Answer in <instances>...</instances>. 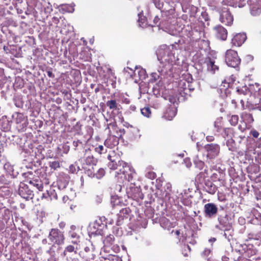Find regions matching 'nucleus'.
Here are the masks:
<instances>
[{"label":"nucleus","instance_id":"f257e3e1","mask_svg":"<svg viewBox=\"0 0 261 261\" xmlns=\"http://www.w3.org/2000/svg\"><path fill=\"white\" fill-rule=\"evenodd\" d=\"M108 159L110 161L108 167L111 170H118L116 171L115 177L120 183L132 179L134 169L129 165L121 161L119 154L111 151L108 156Z\"/></svg>","mask_w":261,"mask_h":261},{"label":"nucleus","instance_id":"f03ea898","mask_svg":"<svg viewBox=\"0 0 261 261\" xmlns=\"http://www.w3.org/2000/svg\"><path fill=\"white\" fill-rule=\"evenodd\" d=\"M175 51L166 45L160 46L156 50L157 58L160 62L159 66L165 67L169 65L171 73L172 65L179 64V59L175 57Z\"/></svg>","mask_w":261,"mask_h":261},{"label":"nucleus","instance_id":"7ed1b4c3","mask_svg":"<svg viewBox=\"0 0 261 261\" xmlns=\"http://www.w3.org/2000/svg\"><path fill=\"white\" fill-rule=\"evenodd\" d=\"M80 159L79 161L82 164V166L94 167L96 165L97 160L93 156L91 149L86 146L82 151H79L78 154Z\"/></svg>","mask_w":261,"mask_h":261},{"label":"nucleus","instance_id":"20e7f679","mask_svg":"<svg viewBox=\"0 0 261 261\" xmlns=\"http://www.w3.org/2000/svg\"><path fill=\"white\" fill-rule=\"evenodd\" d=\"M225 61L228 66L236 68L240 64L241 59L236 51L228 49L225 53Z\"/></svg>","mask_w":261,"mask_h":261},{"label":"nucleus","instance_id":"39448f33","mask_svg":"<svg viewBox=\"0 0 261 261\" xmlns=\"http://www.w3.org/2000/svg\"><path fill=\"white\" fill-rule=\"evenodd\" d=\"M170 66L165 67L158 66L157 72H152L151 74L150 82H155L160 79L159 82L164 79L167 77L168 75L171 74L170 72Z\"/></svg>","mask_w":261,"mask_h":261},{"label":"nucleus","instance_id":"423d86ee","mask_svg":"<svg viewBox=\"0 0 261 261\" xmlns=\"http://www.w3.org/2000/svg\"><path fill=\"white\" fill-rule=\"evenodd\" d=\"M107 225L103 223L101 219L96 220L94 222L90 224L88 228V232L95 236L102 235L103 230L106 228Z\"/></svg>","mask_w":261,"mask_h":261},{"label":"nucleus","instance_id":"0eeeda50","mask_svg":"<svg viewBox=\"0 0 261 261\" xmlns=\"http://www.w3.org/2000/svg\"><path fill=\"white\" fill-rule=\"evenodd\" d=\"M217 219L219 224L215 226V228L216 229L220 230L232 227L230 222L231 219L226 213H224V214L219 213Z\"/></svg>","mask_w":261,"mask_h":261},{"label":"nucleus","instance_id":"6e6552de","mask_svg":"<svg viewBox=\"0 0 261 261\" xmlns=\"http://www.w3.org/2000/svg\"><path fill=\"white\" fill-rule=\"evenodd\" d=\"M48 238L51 242L54 244L61 245L64 242V237L63 232L58 229H51Z\"/></svg>","mask_w":261,"mask_h":261},{"label":"nucleus","instance_id":"1a4fd4ad","mask_svg":"<svg viewBox=\"0 0 261 261\" xmlns=\"http://www.w3.org/2000/svg\"><path fill=\"white\" fill-rule=\"evenodd\" d=\"M192 198V189L189 188L184 190L179 194V197L175 199L176 204H178L180 200L184 205H190L192 202L191 200Z\"/></svg>","mask_w":261,"mask_h":261},{"label":"nucleus","instance_id":"9d476101","mask_svg":"<svg viewBox=\"0 0 261 261\" xmlns=\"http://www.w3.org/2000/svg\"><path fill=\"white\" fill-rule=\"evenodd\" d=\"M192 80V78L191 76L190 79H188V81L180 80L179 82L178 92L181 96H183L184 95H188L189 92L194 90V88L190 84Z\"/></svg>","mask_w":261,"mask_h":261},{"label":"nucleus","instance_id":"9b49d317","mask_svg":"<svg viewBox=\"0 0 261 261\" xmlns=\"http://www.w3.org/2000/svg\"><path fill=\"white\" fill-rule=\"evenodd\" d=\"M155 194L157 198L163 202L176 205L175 199L173 197H170V194L169 193V191H167L163 188L158 189Z\"/></svg>","mask_w":261,"mask_h":261},{"label":"nucleus","instance_id":"f8f14e48","mask_svg":"<svg viewBox=\"0 0 261 261\" xmlns=\"http://www.w3.org/2000/svg\"><path fill=\"white\" fill-rule=\"evenodd\" d=\"M220 21L226 25H231L233 21V17L227 7H223L220 11Z\"/></svg>","mask_w":261,"mask_h":261},{"label":"nucleus","instance_id":"ddd939ff","mask_svg":"<svg viewBox=\"0 0 261 261\" xmlns=\"http://www.w3.org/2000/svg\"><path fill=\"white\" fill-rule=\"evenodd\" d=\"M252 245H248L245 244L237 243L235 246V250L241 254H245L249 257L255 253V251L252 250Z\"/></svg>","mask_w":261,"mask_h":261},{"label":"nucleus","instance_id":"4468645a","mask_svg":"<svg viewBox=\"0 0 261 261\" xmlns=\"http://www.w3.org/2000/svg\"><path fill=\"white\" fill-rule=\"evenodd\" d=\"M19 195L23 199L29 200L34 197L33 191L30 189L29 186L24 183H20L18 189Z\"/></svg>","mask_w":261,"mask_h":261},{"label":"nucleus","instance_id":"2eb2a0df","mask_svg":"<svg viewBox=\"0 0 261 261\" xmlns=\"http://www.w3.org/2000/svg\"><path fill=\"white\" fill-rule=\"evenodd\" d=\"M206 151V156L210 159H214L216 158L220 152V146L217 144H209L205 145Z\"/></svg>","mask_w":261,"mask_h":261},{"label":"nucleus","instance_id":"dca6fc26","mask_svg":"<svg viewBox=\"0 0 261 261\" xmlns=\"http://www.w3.org/2000/svg\"><path fill=\"white\" fill-rule=\"evenodd\" d=\"M218 211V208L217 205L213 203H208L204 206V214L206 218H214L216 216Z\"/></svg>","mask_w":261,"mask_h":261},{"label":"nucleus","instance_id":"f3484780","mask_svg":"<svg viewBox=\"0 0 261 261\" xmlns=\"http://www.w3.org/2000/svg\"><path fill=\"white\" fill-rule=\"evenodd\" d=\"M249 110H258L261 111V98L259 97L251 96L247 102V106Z\"/></svg>","mask_w":261,"mask_h":261},{"label":"nucleus","instance_id":"a211bd4d","mask_svg":"<svg viewBox=\"0 0 261 261\" xmlns=\"http://www.w3.org/2000/svg\"><path fill=\"white\" fill-rule=\"evenodd\" d=\"M250 11L252 15H259L261 13V0H251L250 4Z\"/></svg>","mask_w":261,"mask_h":261},{"label":"nucleus","instance_id":"6ab92c4d","mask_svg":"<svg viewBox=\"0 0 261 261\" xmlns=\"http://www.w3.org/2000/svg\"><path fill=\"white\" fill-rule=\"evenodd\" d=\"M127 70H130L132 71V73H130V76L131 77H133L132 73H134V75L135 76V80H137V79L136 78L137 76V73L138 74L139 80L143 81V80H145L146 77V71L142 68H138L136 67V69L134 71H133L132 69H131L130 68H129L128 67H127L126 68L124 69V71L125 72H127Z\"/></svg>","mask_w":261,"mask_h":261},{"label":"nucleus","instance_id":"aec40b11","mask_svg":"<svg viewBox=\"0 0 261 261\" xmlns=\"http://www.w3.org/2000/svg\"><path fill=\"white\" fill-rule=\"evenodd\" d=\"M214 30L215 32L216 37L221 40H225L227 37V31L222 26L218 25L214 27Z\"/></svg>","mask_w":261,"mask_h":261},{"label":"nucleus","instance_id":"412c9836","mask_svg":"<svg viewBox=\"0 0 261 261\" xmlns=\"http://www.w3.org/2000/svg\"><path fill=\"white\" fill-rule=\"evenodd\" d=\"M247 38L246 35L244 33H239L236 34L231 40L232 45L236 46H240L245 41Z\"/></svg>","mask_w":261,"mask_h":261},{"label":"nucleus","instance_id":"4be33fe9","mask_svg":"<svg viewBox=\"0 0 261 261\" xmlns=\"http://www.w3.org/2000/svg\"><path fill=\"white\" fill-rule=\"evenodd\" d=\"M118 143L119 138L115 134H112L105 140L104 144L106 147L112 148L118 145Z\"/></svg>","mask_w":261,"mask_h":261},{"label":"nucleus","instance_id":"5701e85b","mask_svg":"<svg viewBox=\"0 0 261 261\" xmlns=\"http://www.w3.org/2000/svg\"><path fill=\"white\" fill-rule=\"evenodd\" d=\"M130 212V210L128 207L123 208L120 210L119 213L118 214V219L116 222L117 225H121L122 224L123 220L125 218H127V216Z\"/></svg>","mask_w":261,"mask_h":261},{"label":"nucleus","instance_id":"b1692460","mask_svg":"<svg viewBox=\"0 0 261 261\" xmlns=\"http://www.w3.org/2000/svg\"><path fill=\"white\" fill-rule=\"evenodd\" d=\"M203 188L205 191L212 195L214 194L217 190L216 186L210 180L205 182Z\"/></svg>","mask_w":261,"mask_h":261},{"label":"nucleus","instance_id":"393cba45","mask_svg":"<svg viewBox=\"0 0 261 261\" xmlns=\"http://www.w3.org/2000/svg\"><path fill=\"white\" fill-rule=\"evenodd\" d=\"M176 109L175 107H169L167 109L164 117L168 120H172L176 114Z\"/></svg>","mask_w":261,"mask_h":261},{"label":"nucleus","instance_id":"a878e982","mask_svg":"<svg viewBox=\"0 0 261 261\" xmlns=\"http://www.w3.org/2000/svg\"><path fill=\"white\" fill-rule=\"evenodd\" d=\"M108 130L109 135L112 134H116L118 131V127L117 126L115 121H112L107 124V127L106 128L105 130Z\"/></svg>","mask_w":261,"mask_h":261},{"label":"nucleus","instance_id":"bb28decb","mask_svg":"<svg viewBox=\"0 0 261 261\" xmlns=\"http://www.w3.org/2000/svg\"><path fill=\"white\" fill-rule=\"evenodd\" d=\"M108 130L109 135L112 134H116L118 131V127L117 126L115 121H112L107 124V127L106 128L105 130Z\"/></svg>","mask_w":261,"mask_h":261},{"label":"nucleus","instance_id":"cd10ccee","mask_svg":"<svg viewBox=\"0 0 261 261\" xmlns=\"http://www.w3.org/2000/svg\"><path fill=\"white\" fill-rule=\"evenodd\" d=\"M223 231V236L228 242H230L233 239V229L232 227L220 229Z\"/></svg>","mask_w":261,"mask_h":261},{"label":"nucleus","instance_id":"c85d7f7f","mask_svg":"<svg viewBox=\"0 0 261 261\" xmlns=\"http://www.w3.org/2000/svg\"><path fill=\"white\" fill-rule=\"evenodd\" d=\"M76 229V227L74 225H72L70 227V230L69 231V236L72 238L75 239V240L74 241H72V242L73 244H77L78 242H79V236L77 234L76 232L75 231V230Z\"/></svg>","mask_w":261,"mask_h":261},{"label":"nucleus","instance_id":"c756f323","mask_svg":"<svg viewBox=\"0 0 261 261\" xmlns=\"http://www.w3.org/2000/svg\"><path fill=\"white\" fill-rule=\"evenodd\" d=\"M42 197L45 198L49 197L50 200H52L53 199H57L58 196L55 190L52 188H50L49 190H47L46 193L43 194Z\"/></svg>","mask_w":261,"mask_h":261},{"label":"nucleus","instance_id":"7c9ffc66","mask_svg":"<svg viewBox=\"0 0 261 261\" xmlns=\"http://www.w3.org/2000/svg\"><path fill=\"white\" fill-rule=\"evenodd\" d=\"M247 170L249 174H256L259 172L260 167L256 164H252L248 166Z\"/></svg>","mask_w":261,"mask_h":261},{"label":"nucleus","instance_id":"2f4dec72","mask_svg":"<svg viewBox=\"0 0 261 261\" xmlns=\"http://www.w3.org/2000/svg\"><path fill=\"white\" fill-rule=\"evenodd\" d=\"M29 184L34 187H35L39 191H41L43 188V184L41 180L39 178L32 179L29 181Z\"/></svg>","mask_w":261,"mask_h":261},{"label":"nucleus","instance_id":"473e14b6","mask_svg":"<svg viewBox=\"0 0 261 261\" xmlns=\"http://www.w3.org/2000/svg\"><path fill=\"white\" fill-rule=\"evenodd\" d=\"M14 117H15V121L17 124L22 123L23 124H26L27 119L23 114L17 113L15 114Z\"/></svg>","mask_w":261,"mask_h":261},{"label":"nucleus","instance_id":"72a5a7b5","mask_svg":"<svg viewBox=\"0 0 261 261\" xmlns=\"http://www.w3.org/2000/svg\"><path fill=\"white\" fill-rule=\"evenodd\" d=\"M253 213L252 223L256 225H261V214L257 211L254 210Z\"/></svg>","mask_w":261,"mask_h":261},{"label":"nucleus","instance_id":"f704fd0d","mask_svg":"<svg viewBox=\"0 0 261 261\" xmlns=\"http://www.w3.org/2000/svg\"><path fill=\"white\" fill-rule=\"evenodd\" d=\"M77 247L75 248L72 245H68L65 248V250L61 255L63 257L66 256L68 255L67 253L69 254L77 252Z\"/></svg>","mask_w":261,"mask_h":261},{"label":"nucleus","instance_id":"c9c22d12","mask_svg":"<svg viewBox=\"0 0 261 261\" xmlns=\"http://www.w3.org/2000/svg\"><path fill=\"white\" fill-rule=\"evenodd\" d=\"M138 23L139 25L141 28H145L147 23L146 22V17L143 16V13L142 12H140L138 14Z\"/></svg>","mask_w":261,"mask_h":261},{"label":"nucleus","instance_id":"e433bc0d","mask_svg":"<svg viewBox=\"0 0 261 261\" xmlns=\"http://www.w3.org/2000/svg\"><path fill=\"white\" fill-rule=\"evenodd\" d=\"M208 70L211 71L213 73L218 70V67L215 64V62L211 59H208L206 62Z\"/></svg>","mask_w":261,"mask_h":261},{"label":"nucleus","instance_id":"4c0bfd02","mask_svg":"<svg viewBox=\"0 0 261 261\" xmlns=\"http://www.w3.org/2000/svg\"><path fill=\"white\" fill-rule=\"evenodd\" d=\"M222 3L224 5L232 6L233 7H242L239 3V0H223Z\"/></svg>","mask_w":261,"mask_h":261},{"label":"nucleus","instance_id":"58836bf2","mask_svg":"<svg viewBox=\"0 0 261 261\" xmlns=\"http://www.w3.org/2000/svg\"><path fill=\"white\" fill-rule=\"evenodd\" d=\"M73 146L74 147V149L77 150L79 153V151H82L83 150V148L86 147H83V143L79 140L73 141Z\"/></svg>","mask_w":261,"mask_h":261},{"label":"nucleus","instance_id":"ea45409f","mask_svg":"<svg viewBox=\"0 0 261 261\" xmlns=\"http://www.w3.org/2000/svg\"><path fill=\"white\" fill-rule=\"evenodd\" d=\"M82 168L85 170V173L89 177H95V170L94 167H85L82 166Z\"/></svg>","mask_w":261,"mask_h":261},{"label":"nucleus","instance_id":"a19ab883","mask_svg":"<svg viewBox=\"0 0 261 261\" xmlns=\"http://www.w3.org/2000/svg\"><path fill=\"white\" fill-rule=\"evenodd\" d=\"M114 241V237L113 235L110 234L108 236L103 240L105 246H109L112 245Z\"/></svg>","mask_w":261,"mask_h":261},{"label":"nucleus","instance_id":"79ce46f5","mask_svg":"<svg viewBox=\"0 0 261 261\" xmlns=\"http://www.w3.org/2000/svg\"><path fill=\"white\" fill-rule=\"evenodd\" d=\"M106 105L111 110H117L118 108V103L115 100H108Z\"/></svg>","mask_w":261,"mask_h":261},{"label":"nucleus","instance_id":"37998d69","mask_svg":"<svg viewBox=\"0 0 261 261\" xmlns=\"http://www.w3.org/2000/svg\"><path fill=\"white\" fill-rule=\"evenodd\" d=\"M141 112L142 114L147 118H149L151 117V112L150 108L149 107H145L143 109H141Z\"/></svg>","mask_w":261,"mask_h":261},{"label":"nucleus","instance_id":"c03bdc74","mask_svg":"<svg viewBox=\"0 0 261 261\" xmlns=\"http://www.w3.org/2000/svg\"><path fill=\"white\" fill-rule=\"evenodd\" d=\"M4 168L8 173L10 174L13 173L14 170L13 166L10 163L8 162L5 164Z\"/></svg>","mask_w":261,"mask_h":261},{"label":"nucleus","instance_id":"a18cd8bd","mask_svg":"<svg viewBox=\"0 0 261 261\" xmlns=\"http://www.w3.org/2000/svg\"><path fill=\"white\" fill-rule=\"evenodd\" d=\"M194 163L196 168L199 170H202L204 166V163L200 160L195 159L194 160Z\"/></svg>","mask_w":261,"mask_h":261},{"label":"nucleus","instance_id":"49530a36","mask_svg":"<svg viewBox=\"0 0 261 261\" xmlns=\"http://www.w3.org/2000/svg\"><path fill=\"white\" fill-rule=\"evenodd\" d=\"M179 93L176 94L175 95H169V101L173 104H174L177 102V100H179Z\"/></svg>","mask_w":261,"mask_h":261},{"label":"nucleus","instance_id":"de8ad7c7","mask_svg":"<svg viewBox=\"0 0 261 261\" xmlns=\"http://www.w3.org/2000/svg\"><path fill=\"white\" fill-rule=\"evenodd\" d=\"M104 258L105 259H108L110 261H121V259L118 256L112 254H109Z\"/></svg>","mask_w":261,"mask_h":261},{"label":"nucleus","instance_id":"09e8293b","mask_svg":"<svg viewBox=\"0 0 261 261\" xmlns=\"http://www.w3.org/2000/svg\"><path fill=\"white\" fill-rule=\"evenodd\" d=\"M49 166L51 168V169L55 170H57L58 168H60V163L58 161H56L49 162Z\"/></svg>","mask_w":261,"mask_h":261},{"label":"nucleus","instance_id":"8fccbe9b","mask_svg":"<svg viewBox=\"0 0 261 261\" xmlns=\"http://www.w3.org/2000/svg\"><path fill=\"white\" fill-rule=\"evenodd\" d=\"M80 170V167L76 164H72L69 167V171L71 173H77Z\"/></svg>","mask_w":261,"mask_h":261},{"label":"nucleus","instance_id":"3c124183","mask_svg":"<svg viewBox=\"0 0 261 261\" xmlns=\"http://www.w3.org/2000/svg\"><path fill=\"white\" fill-rule=\"evenodd\" d=\"M105 174V171L102 168H100L97 171L96 173H95V176L97 179L101 178Z\"/></svg>","mask_w":261,"mask_h":261},{"label":"nucleus","instance_id":"603ef678","mask_svg":"<svg viewBox=\"0 0 261 261\" xmlns=\"http://www.w3.org/2000/svg\"><path fill=\"white\" fill-rule=\"evenodd\" d=\"M239 117L238 115H232L229 120L230 123L232 125L235 126L238 123Z\"/></svg>","mask_w":261,"mask_h":261},{"label":"nucleus","instance_id":"864d4df0","mask_svg":"<svg viewBox=\"0 0 261 261\" xmlns=\"http://www.w3.org/2000/svg\"><path fill=\"white\" fill-rule=\"evenodd\" d=\"M221 175L222 174L220 172L217 171L216 172L213 173L212 175L211 176V178L213 180H220Z\"/></svg>","mask_w":261,"mask_h":261},{"label":"nucleus","instance_id":"5fc2aeb1","mask_svg":"<svg viewBox=\"0 0 261 261\" xmlns=\"http://www.w3.org/2000/svg\"><path fill=\"white\" fill-rule=\"evenodd\" d=\"M94 150L95 152L98 153L99 154H101L102 153L107 152V149L104 148V147L100 145H98L97 147L94 148Z\"/></svg>","mask_w":261,"mask_h":261},{"label":"nucleus","instance_id":"6e6d98bb","mask_svg":"<svg viewBox=\"0 0 261 261\" xmlns=\"http://www.w3.org/2000/svg\"><path fill=\"white\" fill-rule=\"evenodd\" d=\"M61 8L63 10L68 12H72L74 10L72 7L66 4L62 5Z\"/></svg>","mask_w":261,"mask_h":261},{"label":"nucleus","instance_id":"4d7b16f0","mask_svg":"<svg viewBox=\"0 0 261 261\" xmlns=\"http://www.w3.org/2000/svg\"><path fill=\"white\" fill-rule=\"evenodd\" d=\"M211 252V249L210 248H205L201 254L203 257H206L210 255Z\"/></svg>","mask_w":261,"mask_h":261},{"label":"nucleus","instance_id":"13d9d810","mask_svg":"<svg viewBox=\"0 0 261 261\" xmlns=\"http://www.w3.org/2000/svg\"><path fill=\"white\" fill-rule=\"evenodd\" d=\"M145 176L148 178L153 179L156 177V174L153 171H148L146 173Z\"/></svg>","mask_w":261,"mask_h":261},{"label":"nucleus","instance_id":"bf43d9fd","mask_svg":"<svg viewBox=\"0 0 261 261\" xmlns=\"http://www.w3.org/2000/svg\"><path fill=\"white\" fill-rule=\"evenodd\" d=\"M153 3L156 8L159 9H161L163 6V3L161 0H153Z\"/></svg>","mask_w":261,"mask_h":261},{"label":"nucleus","instance_id":"052dcab7","mask_svg":"<svg viewBox=\"0 0 261 261\" xmlns=\"http://www.w3.org/2000/svg\"><path fill=\"white\" fill-rule=\"evenodd\" d=\"M125 131L124 129L118 128V131L117 132V133H116L115 135L119 139L125 134Z\"/></svg>","mask_w":261,"mask_h":261},{"label":"nucleus","instance_id":"680f3d73","mask_svg":"<svg viewBox=\"0 0 261 261\" xmlns=\"http://www.w3.org/2000/svg\"><path fill=\"white\" fill-rule=\"evenodd\" d=\"M66 261H79L77 256H72L70 257L69 255L65 256Z\"/></svg>","mask_w":261,"mask_h":261},{"label":"nucleus","instance_id":"e2e57ef3","mask_svg":"<svg viewBox=\"0 0 261 261\" xmlns=\"http://www.w3.org/2000/svg\"><path fill=\"white\" fill-rule=\"evenodd\" d=\"M184 163L185 164L186 166L189 168L192 166V163L189 158H186L184 160Z\"/></svg>","mask_w":261,"mask_h":261},{"label":"nucleus","instance_id":"0e129e2a","mask_svg":"<svg viewBox=\"0 0 261 261\" xmlns=\"http://www.w3.org/2000/svg\"><path fill=\"white\" fill-rule=\"evenodd\" d=\"M162 188L166 190L167 191H169V193L170 194L172 188L171 184L170 183H166L165 186Z\"/></svg>","mask_w":261,"mask_h":261},{"label":"nucleus","instance_id":"69168bd1","mask_svg":"<svg viewBox=\"0 0 261 261\" xmlns=\"http://www.w3.org/2000/svg\"><path fill=\"white\" fill-rule=\"evenodd\" d=\"M134 190H135V191H136L138 193V196L135 195L134 196L140 198H143V197H142L143 194L141 192H140V189L138 188H135Z\"/></svg>","mask_w":261,"mask_h":261},{"label":"nucleus","instance_id":"338daca9","mask_svg":"<svg viewBox=\"0 0 261 261\" xmlns=\"http://www.w3.org/2000/svg\"><path fill=\"white\" fill-rule=\"evenodd\" d=\"M256 162L258 164H261V153L258 154L257 156H255Z\"/></svg>","mask_w":261,"mask_h":261},{"label":"nucleus","instance_id":"774afa93","mask_svg":"<svg viewBox=\"0 0 261 261\" xmlns=\"http://www.w3.org/2000/svg\"><path fill=\"white\" fill-rule=\"evenodd\" d=\"M251 133L252 136L254 138H257L259 136V133L255 130H252Z\"/></svg>","mask_w":261,"mask_h":261}]
</instances>
